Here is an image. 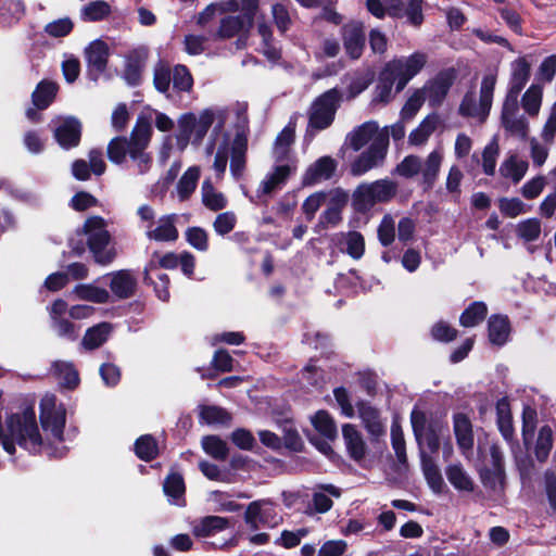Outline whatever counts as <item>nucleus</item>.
I'll use <instances>...</instances> for the list:
<instances>
[{"label": "nucleus", "mask_w": 556, "mask_h": 556, "mask_svg": "<svg viewBox=\"0 0 556 556\" xmlns=\"http://www.w3.org/2000/svg\"><path fill=\"white\" fill-rule=\"evenodd\" d=\"M51 375L66 388H75L79 382V377L74 365L65 361H55L51 365Z\"/></svg>", "instance_id": "nucleus-32"}, {"label": "nucleus", "mask_w": 556, "mask_h": 556, "mask_svg": "<svg viewBox=\"0 0 556 556\" xmlns=\"http://www.w3.org/2000/svg\"><path fill=\"white\" fill-rule=\"evenodd\" d=\"M111 329V325L108 323H101L89 328L83 338L81 345L86 350L98 349L108 340Z\"/></svg>", "instance_id": "nucleus-40"}, {"label": "nucleus", "mask_w": 556, "mask_h": 556, "mask_svg": "<svg viewBox=\"0 0 556 556\" xmlns=\"http://www.w3.org/2000/svg\"><path fill=\"white\" fill-rule=\"evenodd\" d=\"M341 94L337 89H330L318 97L308 113V125L317 130L329 127L340 103Z\"/></svg>", "instance_id": "nucleus-7"}, {"label": "nucleus", "mask_w": 556, "mask_h": 556, "mask_svg": "<svg viewBox=\"0 0 556 556\" xmlns=\"http://www.w3.org/2000/svg\"><path fill=\"white\" fill-rule=\"evenodd\" d=\"M149 118L139 116L129 137H115L108 144V157L116 165H128L137 175H146L153 167V155L149 151L152 137Z\"/></svg>", "instance_id": "nucleus-1"}, {"label": "nucleus", "mask_w": 556, "mask_h": 556, "mask_svg": "<svg viewBox=\"0 0 556 556\" xmlns=\"http://www.w3.org/2000/svg\"><path fill=\"white\" fill-rule=\"evenodd\" d=\"M245 142L237 137L231 147L230 172L235 177H240L245 166Z\"/></svg>", "instance_id": "nucleus-47"}, {"label": "nucleus", "mask_w": 556, "mask_h": 556, "mask_svg": "<svg viewBox=\"0 0 556 556\" xmlns=\"http://www.w3.org/2000/svg\"><path fill=\"white\" fill-rule=\"evenodd\" d=\"M110 4L106 1L97 0L84 7L81 11V16L84 21L97 22L104 20L106 16L110 15Z\"/></svg>", "instance_id": "nucleus-52"}, {"label": "nucleus", "mask_w": 556, "mask_h": 556, "mask_svg": "<svg viewBox=\"0 0 556 556\" xmlns=\"http://www.w3.org/2000/svg\"><path fill=\"white\" fill-rule=\"evenodd\" d=\"M553 446V431L551 427L543 426L540 431L535 443L534 454L539 462L544 463Z\"/></svg>", "instance_id": "nucleus-48"}, {"label": "nucleus", "mask_w": 556, "mask_h": 556, "mask_svg": "<svg viewBox=\"0 0 556 556\" xmlns=\"http://www.w3.org/2000/svg\"><path fill=\"white\" fill-rule=\"evenodd\" d=\"M203 450L216 459H225L228 454V447L225 441L216 435H208L202 440Z\"/></svg>", "instance_id": "nucleus-58"}, {"label": "nucleus", "mask_w": 556, "mask_h": 556, "mask_svg": "<svg viewBox=\"0 0 556 556\" xmlns=\"http://www.w3.org/2000/svg\"><path fill=\"white\" fill-rule=\"evenodd\" d=\"M453 421L457 445L464 455H468L473 447L472 424L463 413L455 414Z\"/></svg>", "instance_id": "nucleus-24"}, {"label": "nucleus", "mask_w": 556, "mask_h": 556, "mask_svg": "<svg viewBox=\"0 0 556 556\" xmlns=\"http://www.w3.org/2000/svg\"><path fill=\"white\" fill-rule=\"evenodd\" d=\"M358 416L362 419L365 429L371 437L380 438L384 435V425L380 418L379 412L375 407L366 403H359Z\"/></svg>", "instance_id": "nucleus-29"}, {"label": "nucleus", "mask_w": 556, "mask_h": 556, "mask_svg": "<svg viewBox=\"0 0 556 556\" xmlns=\"http://www.w3.org/2000/svg\"><path fill=\"white\" fill-rule=\"evenodd\" d=\"M229 520L219 516H206L193 526V534L205 538L220 532L228 528Z\"/></svg>", "instance_id": "nucleus-34"}, {"label": "nucleus", "mask_w": 556, "mask_h": 556, "mask_svg": "<svg viewBox=\"0 0 556 556\" xmlns=\"http://www.w3.org/2000/svg\"><path fill=\"white\" fill-rule=\"evenodd\" d=\"M84 54L88 75L91 79L97 80L106 70L110 55L109 46L100 39L93 40L85 48Z\"/></svg>", "instance_id": "nucleus-14"}, {"label": "nucleus", "mask_w": 556, "mask_h": 556, "mask_svg": "<svg viewBox=\"0 0 556 556\" xmlns=\"http://www.w3.org/2000/svg\"><path fill=\"white\" fill-rule=\"evenodd\" d=\"M397 193V184L391 179H378L361 184L353 193L355 207L361 212L372 208L376 204L391 201Z\"/></svg>", "instance_id": "nucleus-5"}, {"label": "nucleus", "mask_w": 556, "mask_h": 556, "mask_svg": "<svg viewBox=\"0 0 556 556\" xmlns=\"http://www.w3.org/2000/svg\"><path fill=\"white\" fill-rule=\"evenodd\" d=\"M75 294L80 300L94 303H105L109 301L110 294L103 289L92 285H79L75 288Z\"/></svg>", "instance_id": "nucleus-51"}, {"label": "nucleus", "mask_w": 556, "mask_h": 556, "mask_svg": "<svg viewBox=\"0 0 556 556\" xmlns=\"http://www.w3.org/2000/svg\"><path fill=\"white\" fill-rule=\"evenodd\" d=\"M135 452L140 459L152 460L159 454L157 443L150 434L141 435L135 443Z\"/></svg>", "instance_id": "nucleus-49"}, {"label": "nucleus", "mask_w": 556, "mask_h": 556, "mask_svg": "<svg viewBox=\"0 0 556 556\" xmlns=\"http://www.w3.org/2000/svg\"><path fill=\"white\" fill-rule=\"evenodd\" d=\"M541 222L538 218H528L517 225V236L526 242L535 241L541 236Z\"/></svg>", "instance_id": "nucleus-54"}, {"label": "nucleus", "mask_w": 556, "mask_h": 556, "mask_svg": "<svg viewBox=\"0 0 556 556\" xmlns=\"http://www.w3.org/2000/svg\"><path fill=\"white\" fill-rule=\"evenodd\" d=\"M382 131L388 129L379 130L377 122L369 121L355 127L346 137L348 144L354 150L359 151L369 141L374 142V139Z\"/></svg>", "instance_id": "nucleus-23"}, {"label": "nucleus", "mask_w": 556, "mask_h": 556, "mask_svg": "<svg viewBox=\"0 0 556 556\" xmlns=\"http://www.w3.org/2000/svg\"><path fill=\"white\" fill-rule=\"evenodd\" d=\"M454 80L453 72H442L433 80L429 81L421 90L426 100L435 106L442 103Z\"/></svg>", "instance_id": "nucleus-20"}, {"label": "nucleus", "mask_w": 556, "mask_h": 556, "mask_svg": "<svg viewBox=\"0 0 556 556\" xmlns=\"http://www.w3.org/2000/svg\"><path fill=\"white\" fill-rule=\"evenodd\" d=\"M440 123V118L435 114H430L426 116L421 123L418 125L416 129H414L409 136L408 141L413 146H422L425 144L430 136L434 132L438 125Z\"/></svg>", "instance_id": "nucleus-33"}, {"label": "nucleus", "mask_w": 556, "mask_h": 556, "mask_svg": "<svg viewBox=\"0 0 556 556\" xmlns=\"http://www.w3.org/2000/svg\"><path fill=\"white\" fill-rule=\"evenodd\" d=\"M391 443L399 463L405 465L407 463L405 440L403 430L397 422H393L391 426Z\"/></svg>", "instance_id": "nucleus-61"}, {"label": "nucleus", "mask_w": 556, "mask_h": 556, "mask_svg": "<svg viewBox=\"0 0 556 556\" xmlns=\"http://www.w3.org/2000/svg\"><path fill=\"white\" fill-rule=\"evenodd\" d=\"M403 17H406L408 24L419 27L424 23L422 2L424 0H402Z\"/></svg>", "instance_id": "nucleus-56"}, {"label": "nucleus", "mask_w": 556, "mask_h": 556, "mask_svg": "<svg viewBox=\"0 0 556 556\" xmlns=\"http://www.w3.org/2000/svg\"><path fill=\"white\" fill-rule=\"evenodd\" d=\"M410 422L420 452L427 447L428 454H437L440 447V435L444 426L440 421L428 422L426 414L418 408L412 410Z\"/></svg>", "instance_id": "nucleus-6"}, {"label": "nucleus", "mask_w": 556, "mask_h": 556, "mask_svg": "<svg viewBox=\"0 0 556 556\" xmlns=\"http://www.w3.org/2000/svg\"><path fill=\"white\" fill-rule=\"evenodd\" d=\"M528 115L521 112L519 100L503 99L501 105V126L509 136L526 139L530 131Z\"/></svg>", "instance_id": "nucleus-8"}, {"label": "nucleus", "mask_w": 556, "mask_h": 556, "mask_svg": "<svg viewBox=\"0 0 556 556\" xmlns=\"http://www.w3.org/2000/svg\"><path fill=\"white\" fill-rule=\"evenodd\" d=\"M200 167L191 166L189 167L180 179L177 182L176 191L179 201H186L190 198V195L194 192L198 180L200 178Z\"/></svg>", "instance_id": "nucleus-37"}, {"label": "nucleus", "mask_w": 556, "mask_h": 556, "mask_svg": "<svg viewBox=\"0 0 556 556\" xmlns=\"http://www.w3.org/2000/svg\"><path fill=\"white\" fill-rule=\"evenodd\" d=\"M500 155V144L496 138H493L482 151V170L486 176H494L496 170L497 157Z\"/></svg>", "instance_id": "nucleus-46"}, {"label": "nucleus", "mask_w": 556, "mask_h": 556, "mask_svg": "<svg viewBox=\"0 0 556 556\" xmlns=\"http://www.w3.org/2000/svg\"><path fill=\"white\" fill-rule=\"evenodd\" d=\"M489 340L492 344L504 345L510 334V323L505 315H492L488 323Z\"/></svg>", "instance_id": "nucleus-31"}, {"label": "nucleus", "mask_w": 556, "mask_h": 556, "mask_svg": "<svg viewBox=\"0 0 556 556\" xmlns=\"http://www.w3.org/2000/svg\"><path fill=\"white\" fill-rule=\"evenodd\" d=\"M497 426L502 435L508 441L513 439L514 426L510 412V405L506 397H503L496 403Z\"/></svg>", "instance_id": "nucleus-38"}, {"label": "nucleus", "mask_w": 556, "mask_h": 556, "mask_svg": "<svg viewBox=\"0 0 556 556\" xmlns=\"http://www.w3.org/2000/svg\"><path fill=\"white\" fill-rule=\"evenodd\" d=\"M195 131V115L192 113L184 114L178 119L177 140L185 148L190 139L192 131Z\"/></svg>", "instance_id": "nucleus-59"}, {"label": "nucleus", "mask_w": 556, "mask_h": 556, "mask_svg": "<svg viewBox=\"0 0 556 556\" xmlns=\"http://www.w3.org/2000/svg\"><path fill=\"white\" fill-rule=\"evenodd\" d=\"M280 521L271 507V503L266 500L254 501L250 503L244 513V522L250 530L255 531L261 526L274 528Z\"/></svg>", "instance_id": "nucleus-13"}, {"label": "nucleus", "mask_w": 556, "mask_h": 556, "mask_svg": "<svg viewBox=\"0 0 556 556\" xmlns=\"http://www.w3.org/2000/svg\"><path fill=\"white\" fill-rule=\"evenodd\" d=\"M396 84L393 76L388 72V67L382 73L378 85L376 86L375 96L372 102L375 103H388L392 98V87Z\"/></svg>", "instance_id": "nucleus-53"}, {"label": "nucleus", "mask_w": 556, "mask_h": 556, "mask_svg": "<svg viewBox=\"0 0 556 556\" xmlns=\"http://www.w3.org/2000/svg\"><path fill=\"white\" fill-rule=\"evenodd\" d=\"M329 495L341 496V491L332 484L320 485L318 491L313 494V503L316 511L326 513L332 507V501Z\"/></svg>", "instance_id": "nucleus-42"}, {"label": "nucleus", "mask_w": 556, "mask_h": 556, "mask_svg": "<svg viewBox=\"0 0 556 556\" xmlns=\"http://www.w3.org/2000/svg\"><path fill=\"white\" fill-rule=\"evenodd\" d=\"M342 437L349 456L362 464L367 455V445L361 431L354 425L345 424L342 427Z\"/></svg>", "instance_id": "nucleus-19"}, {"label": "nucleus", "mask_w": 556, "mask_h": 556, "mask_svg": "<svg viewBox=\"0 0 556 556\" xmlns=\"http://www.w3.org/2000/svg\"><path fill=\"white\" fill-rule=\"evenodd\" d=\"M488 314V307L483 302L471 303L460 315L459 323L463 327H475L482 323Z\"/></svg>", "instance_id": "nucleus-44"}, {"label": "nucleus", "mask_w": 556, "mask_h": 556, "mask_svg": "<svg viewBox=\"0 0 556 556\" xmlns=\"http://www.w3.org/2000/svg\"><path fill=\"white\" fill-rule=\"evenodd\" d=\"M426 101V94L422 90H416L405 102L404 106L401 110V119L409 121L412 119L417 112L421 109L424 102Z\"/></svg>", "instance_id": "nucleus-60"}, {"label": "nucleus", "mask_w": 556, "mask_h": 556, "mask_svg": "<svg viewBox=\"0 0 556 556\" xmlns=\"http://www.w3.org/2000/svg\"><path fill=\"white\" fill-rule=\"evenodd\" d=\"M312 424L314 428L325 438L334 439L338 430L334 420L326 410H318L312 417Z\"/></svg>", "instance_id": "nucleus-45"}, {"label": "nucleus", "mask_w": 556, "mask_h": 556, "mask_svg": "<svg viewBox=\"0 0 556 556\" xmlns=\"http://www.w3.org/2000/svg\"><path fill=\"white\" fill-rule=\"evenodd\" d=\"M497 77L496 70H488L482 75L478 93L472 88L464 94L458 106L462 117L472 118L479 124L486 122L493 105Z\"/></svg>", "instance_id": "nucleus-3"}, {"label": "nucleus", "mask_w": 556, "mask_h": 556, "mask_svg": "<svg viewBox=\"0 0 556 556\" xmlns=\"http://www.w3.org/2000/svg\"><path fill=\"white\" fill-rule=\"evenodd\" d=\"M137 279L130 270H117L111 274L110 288L118 299H128L134 295Z\"/></svg>", "instance_id": "nucleus-25"}, {"label": "nucleus", "mask_w": 556, "mask_h": 556, "mask_svg": "<svg viewBox=\"0 0 556 556\" xmlns=\"http://www.w3.org/2000/svg\"><path fill=\"white\" fill-rule=\"evenodd\" d=\"M200 417L208 425H228L231 420L228 412L218 406H202Z\"/></svg>", "instance_id": "nucleus-55"}, {"label": "nucleus", "mask_w": 556, "mask_h": 556, "mask_svg": "<svg viewBox=\"0 0 556 556\" xmlns=\"http://www.w3.org/2000/svg\"><path fill=\"white\" fill-rule=\"evenodd\" d=\"M58 92V85L53 81L42 80L38 84L31 94V101L36 109L45 110L54 100Z\"/></svg>", "instance_id": "nucleus-36"}, {"label": "nucleus", "mask_w": 556, "mask_h": 556, "mask_svg": "<svg viewBox=\"0 0 556 556\" xmlns=\"http://www.w3.org/2000/svg\"><path fill=\"white\" fill-rule=\"evenodd\" d=\"M201 192L202 202L208 210L216 212L226 207V197L222 192L214 189L210 179L203 181Z\"/></svg>", "instance_id": "nucleus-41"}, {"label": "nucleus", "mask_w": 556, "mask_h": 556, "mask_svg": "<svg viewBox=\"0 0 556 556\" xmlns=\"http://www.w3.org/2000/svg\"><path fill=\"white\" fill-rule=\"evenodd\" d=\"M40 421L45 430H50L58 441L63 440L65 408L56 404L52 394H46L40 401Z\"/></svg>", "instance_id": "nucleus-12"}, {"label": "nucleus", "mask_w": 556, "mask_h": 556, "mask_svg": "<svg viewBox=\"0 0 556 556\" xmlns=\"http://www.w3.org/2000/svg\"><path fill=\"white\" fill-rule=\"evenodd\" d=\"M177 219L176 214H168L161 216L154 224H148L146 226L147 238L157 242L176 241L179 236L176 228Z\"/></svg>", "instance_id": "nucleus-18"}, {"label": "nucleus", "mask_w": 556, "mask_h": 556, "mask_svg": "<svg viewBox=\"0 0 556 556\" xmlns=\"http://www.w3.org/2000/svg\"><path fill=\"white\" fill-rule=\"evenodd\" d=\"M84 232L87 236L89 250L97 263L110 264L116 256V252L110 245L111 236L106 229L105 222L100 216H91L84 224Z\"/></svg>", "instance_id": "nucleus-4"}, {"label": "nucleus", "mask_w": 556, "mask_h": 556, "mask_svg": "<svg viewBox=\"0 0 556 556\" xmlns=\"http://www.w3.org/2000/svg\"><path fill=\"white\" fill-rule=\"evenodd\" d=\"M546 184L547 179L545 176L536 175L521 186L520 194L527 200L536 199L544 190Z\"/></svg>", "instance_id": "nucleus-63"}, {"label": "nucleus", "mask_w": 556, "mask_h": 556, "mask_svg": "<svg viewBox=\"0 0 556 556\" xmlns=\"http://www.w3.org/2000/svg\"><path fill=\"white\" fill-rule=\"evenodd\" d=\"M179 255L169 252L164 255L154 253L144 269V280H151V274H155L160 267L174 269L178 266Z\"/></svg>", "instance_id": "nucleus-43"}, {"label": "nucleus", "mask_w": 556, "mask_h": 556, "mask_svg": "<svg viewBox=\"0 0 556 556\" xmlns=\"http://www.w3.org/2000/svg\"><path fill=\"white\" fill-rule=\"evenodd\" d=\"M443 153L441 150H433L425 161L421 160V169L424 182L432 187L439 176Z\"/></svg>", "instance_id": "nucleus-35"}, {"label": "nucleus", "mask_w": 556, "mask_h": 556, "mask_svg": "<svg viewBox=\"0 0 556 556\" xmlns=\"http://www.w3.org/2000/svg\"><path fill=\"white\" fill-rule=\"evenodd\" d=\"M293 141L294 127L291 124H289L280 131V134L276 138L274 153L277 160H282L286 157L288 149Z\"/></svg>", "instance_id": "nucleus-57"}, {"label": "nucleus", "mask_w": 556, "mask_h": 556, "mask_svg": "<svg viewBox=\"0 0 556 556\" xmlns=\"http://www.w3.org/2000/svg\"><path fill=\"white\" fill-rule=\"evenodd\" d=\"M543 103V85L532 83L519 100V105L528 117H536Z\"/></svg>", "instance_id": "nucleus-28"}, {"label": "nucleus", "mask_w": 556, "mask_h": 556, "mask_svg": "<svg viewBox=\"0 0 556 556\" xmlns=\"http://www.w3.org/2000/svg\"><path fill=\"white\" fill-rule=\"evenodd\" d=\"M15 445L36 454L43 447L35 410L31 407L15 413L5 419V437L2 446L9 454L15 453Z\"/></svg>", "instance_id": "nucleus-2"}, {"label": "nucleus", "mask_w": 556, "mask_h": 556, "mask_svg": "<svg viewBox=\"0 0 556 556\" xmlns=\"http://www.w3.org/2000/svg\"><path fill=\"white\" fill-rule=\"evenodd\" d=\"M389 148V131H382L370 143L369 148L359 154L351 165L354 176H362L370 169L382 165Z\"/></svg>", "instance_id": "nucleus-9"}, {"label": "nucleus", "mask_w": 556, "mask_h": 556, "mask_svg": "<svg viewBox=\"0 0 556 556\" xmlns=\"http://www.w3.org/2000/svg\"><path fill=\"white\" fill-rule=\"evenodd\" d=\"M501 213L507 217L515 218L528 212L527 205L519 198H502L498 201Z\"/></svg>", "instance_id": "nucleus-62"}, {"label": "nucleus", "mask_w": 556, "mask_h": 556, "mask_svg": "<svg viewBox=\"0 0 556 556\" xmlns=\"http://www.w3.org/2000/svg\"><path fill=\"white\" fill-rule=\"evenodd\" d=\"M421 469L429 488L434 493H441L444 488V480L437 460L426 451L420 454Z\"/></svg>", "instance_id": "nucleus-27"}, {"label": "nucleus", "mask_w": 556, "mask_h": 556, "mask_svg": "<svg viewBox=\"0 0 556 556\" xmlns=\"http://www.w3.org/2000/svg\"><path fill=\"white\" fill-rule=\"evenodd\" d=\"M337 168V162L330 156H321L315 161L303 175L304 186H314L317 182L329 179Z\"/></svg>", "instance_id": "nucleus-21"}, {"label": "nucleus", "mask_w": 556, "mask_h": 556, "mask_svg": "<svg viewBox=\"0 0 556 556\" xmlns=\"http://www.w3.org/2000/svg\"><path fill=\"white\" fill-rule=\"evenodd\" d=\"M426 53L416 51L407 58L395 59L388 63V72L396 80V90L401 91L426 65Z\"/></svg>", "instance_id": "nucleus-11"}, {"label": "nucleus", "mask_w": 556, "mask_h": 556, "mask_svg": "<svg viewBox=\"0 0 556 556\" xmlns=\"http://www.w3.org/2000/svg\"><path fill=\"white\" fill-rule=\"evenodd\" d=\"M529 169V162L520 157L517 153H509L501 163L498 172L501 177L509 180L511 184H519Z\"/></svg>", "instance_id": "nucleus-22"}, {"label": "nucleus", "mask_w": 556, "mask_h": 556, "mask_svg": "<svg viewBox=\"0 0 556 556\" xmlns=\"http://www.w3.org/2000/svg\"><path fill=\"white\" fill-rule=\"evenodd\" d=\"M341 37L346 54L353 60L361 58L366 41L364 24L358 21L346 23L341 29Z\"/></svg>", "instance_id": "nucleus-16"}, {"label": "nucleus", "mask_w": 556, "mask_h": 556, "mask_svg": "<svg viewBox=\"0 0 556 556\" xmlns=\"http://www.w3.org/2000/svg\"><path fill=\"white\" fill-rule=\"evenodd\" d=\"M290 165H279L274 168V170L266 176V178L260 184L256 190V198L264 199L266 197H270L273 192L280 188L283 185L291 174Z\"/></svg>", "instance_id": "nucleus-26"}, {"label": "nucleus", "mask_w": 556, "mask_h": 556, "mask_svg": "<svg viewBox=\"0 0 556 556\" xmlns=\"http://www.w3.org/2000/svg\"><path fill=\"white\" fill-rule=\"evenodd\" d=\"M543 140L540 141L538 138L532 137L529 139V155L532 160V165L535 168H541L549 155V147Z\"/></svg>", "instance_id": "nucleus-50"}, {"label": "nucleus", "mask_w": 556, "mask_h": 556, "mask_svg": "<svg viewBox=\"0 0 556 556\" xmlns=\"http://www.w3.org/2000/svg\"><path fill=\"white\" fill-rule=\"evenodd\" d=\"M366 9L377 18H384L389 15L394 18L403 17L402 0H366Z\"/></svg>", "instance_id": "nucleus-30"}, {"label": "nucleus", "mask_w": 556, "mask_h": 556, "mask_svg": "<svg viewBox=\"0 0 556 556\" xmlns=\"http://www.w3.org/2000/svg\"><path fill=\"white\" fill-rule=\"evenodd\" d=\"M53 124L54 138L63 149H71L78 146L81 135V124L77 118L73 116L60 117L53 121Z\"/></svg>", "instance_id": "nucleus-15"}, {"label": "nucleus", "mask_w": 556, "mask_h": 556, "mask_svg": "<svg viewBox=\"0 0 556 556\" xmlns=\"http://www.w3.org/2000/svg\"><path fill=\"white\" fill-rule=\"evenodd\" d=\"M531 77V65L525 58H518L510 64V75L504 99L519 100L520 93Z\"/></svg>", "instance_id": "nucleus-17"}, {"label": "nucleus", "mask_w": 556, "mask_h": 556, "mask_svg": "<svg viewBox=\"0 0 556 556\" xmlns=\"http://www.w3.org/2000/svg\"><path fill=\"white\" fill-rule=\"evenodd\" d=\"M256 10L257 0H242V14L222 18L215 37L229 39L247 33L252 27Z\"/></svg>", "instance_id": "nucleus-10"}, {"label": "nucleus", "mask_w": 556, "mask_h": 556, "mask_svg": "<svg viewBox=\"0 0 556 556\" xmlns=\"http://www.w3.org/2000/svg\"><path fill=\"white\" fill-rule=\"evenodd\" d=\"M556 74V54L545 58L539 65L536 81L540 84L551 83Z\"/></svg>", "instance_id": "nucleus-64"}, {"label": "nucleus", "mask_w": 556, "mask_h": 556, "mask_svg": "<svg viewBox=\"0 0 556 556\" xmlns=\"http://www.w3.org/2000/svg\"><path fill=\"white\" fill-rule=\"evenodd\" d=\"M448 482L458 491L471 492L475 483L467 471L459 464L450 465L446 468Z\"/></svg>", "instance_id": "nucleus-39"}]
</instances>
